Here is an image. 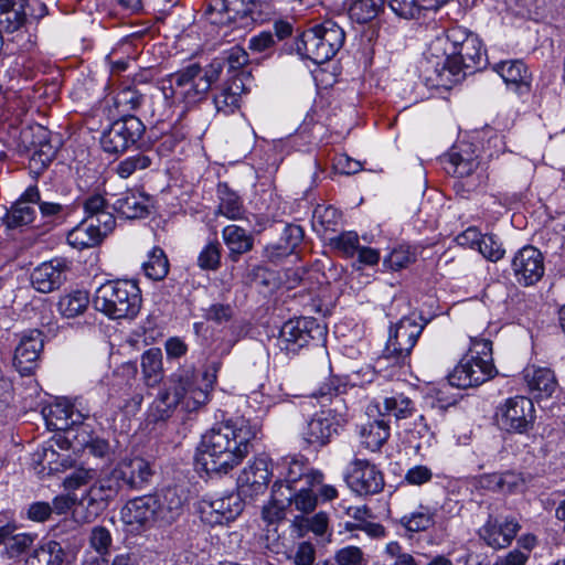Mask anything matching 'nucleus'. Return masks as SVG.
<instances>
[{
	"label": "nucleus",
	"instance_id": "nucleus-53",
	"mask_svg": "<svg viewBox=\"0 0 565 565\" xmlns=\"http://www.w3.org/2000/svg\"><path fill=\"white\" fill-rule=\"evenodd\" d=\"M198 265L204 270H216L221 265V245L218 242L209 243L198 257Z\"/></svg>",
	"mask_w": 565,
	"mask_h": 565
},
{
	"label": "nucleus",
	"instance_id": "nucleus-19",
	"mask_svg": "<svg viewBox=\"0 0 565 565\" xmlns=\"http://www.w3.org/2000/svg\"><path fill=\"white\" fill-rule=\"evenodd\" d=\"M66 264L64 258H53L35 267L31 274L33 288L43 294L58 289L66 280Z\"/></svg>",
	"mask_w": 565,
	"mask_h": 565
},
{
	"label": "nucleus",
	"instance_id": "nucleus-40",
	"mask_svg": "<svg viewBox=\"0 0 565 565\" xmlns=\"http://www.w3.org/2000/svg\"><path fill=\"white\" fill-rule=\"evenodd\" d=\"M102 241L98 230H95L88 221H83L67 234L68 244L77 249L96 246Z\"/></svg>",
	"mask_w": 565,
	"mask_h": 565
},
{
	"label": "nucleus",
	"instance_id": "nucleus-33",
	"mask_svg": "<svg viewBox=\"0 0 565 565\" xmlns=\"http://www.w3.org/2000/svg\"><path fill=\"white\" fill-rule=\"evenodd\" d=\"M222 236L225 245L230 249L228 257L232 262H237L242 254L253 249V237L237 225L225 226Z\"/></svg>",
	"mask_w": 565,
	"mask_h": 565
},
{
	"label": "nucleus",
	"instance_id": "nucleus-60",
	"mask_svg": "<svg viewBox=\"0 0 565 565\" xmlns=\"http://www.w3.org/2000/svg\"><path fill=\"white\" fill-rule=\"evenodd\" d=\"M86 217L84 221H90L107 209L106 199L98 193L87 196L83 204Z\"/></svg>",
	"mask_w": 565,
	"mask_h": 565
},
{
	"label": "nucleus",
	"instance_id": "nucleus-38",
	"mask_svg": "<svg viewBox=\"0 0 565 565\" xmlns=\"http://www.w3.org/2000/svg\"><path fill=\"white\" fill-rule=\"evenodd\" d=\"M436 510L420 504L414 512L401 518L399 524L408 532H424L435 524Z\"/></svg>",
	"mask_w": 565,
	"mask_h": 565
},
{
	"label": "nucleus",
	"instance_id": "nucleus-45",
	"mask_svg": "<svg viewBox=\"0 0 565 565\" xmlns=\"http://www.w3.org/2000/svg\"><path fill=\"white\" fill-rule=\"evenodd\" d=\"M282 488V482H275L273 488V500L269 504L263 508L262 515L268 524H275L281 521L286 515V507L288 503L286 502V498H279V495H284Z\"/></svg>",
	"mask_w": 565,
	"mask_h": 565
},
{
	"label": "nucleus",
	"instance_id": "nucleus-20",
	"mask_svg": "<svg viewBox=\"0 0 565 565\" xmlns=\"http://www.w3.org/2000/svg\"><path fill=\"white\" fill-rule=\"evenodd\" d=\"M340 423L331 411L313 415L302 431L303 439L315 447H323L339 433Z\"/></svg>",
	"mask_w": 565,
	"mask_h": 565
},
{
	"label": "nucleus",
	"instance_id": "nucleus-44",
	"mask_svg": "<svg viewBox=\"0 0 565 565\" xmlns=\"http://www.w3.org/2000/svg\"><path fill=\"white\" fill-rule=\"evenodd\" d=\"M220 203L216 213L230 220H239L244 215V207L239 196L230 191L226 185L218 188Z\"/></svg>",
	"mask_w": 565,
	"mask_h": 565
},
{
	"label": "nucleus",
	"instance_id": "nucleus-10",
	"mask_svg": "<svg viewBox=\"0 0 565 565\" xmlns=\"http://www.w3.org/2000/svg\"><path fill=\"white\" fill-rule=\"evenodd\" d=\"M145 132L143 122L136 116H125L116 120L103 134L100 145L108 153L125 151L129 146L136 143Z\"/></svg>",
	"mask_w": 565,
	"mask_h": 565
},
{
	"label": "nucleus",
	"instance_id": "nucleus-24",
	"mask_svg": "<svg viewBox=\"0 0 565 565\" xmlns=\"http://www.w3.org/2000/svg\"><path fill=\"white\" fill-rule=\"evenodd\" d=\"M120 520L135 531L156 525L153 510L148 494L128 500L120 510Z\"/></svg>",
	"mask_w": 565,
	"mask_h": 565
},
{
	"label": "nucleus",
	"instance_id": "nucleus-15",
	"mask_svg": "<svg viewBox=\"0 0 565 565\" xmlns=\"http://www.w3.org/2000/svg\"><path fill=\"white\" fill-rule=\"evenodd\" d=\"M520 530L521 525L514 518L500 519L489 515L486 523L478 530V535L487 546L501 550L511 545Z\"/></svg>",
	"mask_w": 565,
	"mask_h": 565
},
{
	"label": "nucleus",
	"instance_id": "nucleus-23",
	"mask_svg": "<svg viewBox=\"0 0 565 565\" xmlns=\"http://www.w3.org/2000/svg\"><path fill=\"white\" fill-rule=\"evenodd\" d=\"M153 475L149 461L141 457L122 459L114 470V477L120 479L130 489H142Z\"/></svg>",
	"mask_w": 565,
	"mask_h": 565
},
{
	"label": "nucleus",
	"instance_id": "nucleus-5",
	"mask_svg": "<svg viewBox=\"0 0 565 565\" xmlns=\"http://www.w3.org/2000/svg\"><path fill=\"white\" fill-rule=\"evenodd\" d=\"M141 305V290L135 280H108L96 289L94 296L96 310L114 320L135 319Z\"/></svg>",
	"mask_w": 565,
	"mask_h": 565
},
{
	"label": "nucleus",
	"instance_id": "nucleus-27",
	"mask_svg": "<svg viewBox=\"0 0 565 565\" xmlns=\"http://www.w3.org/2000/svg\"><path fill=\"white\" fill-rule=\"evenodd\" d=\"M323 481V475L320 471L308 468L303 460L290 458L286 461V472L284 488L291 492L299 486L317 487Z\"/></svg>",
	"mask_w": 565,
	"mask_h": 565
},
{
	"label": "nucleus",
	"instance_id": "nucleus-26",
	"mask_svg": "<svg viewBox=\"0 0 565 565\" xmlns=\"http://www.w3.org/2000/svg\"><path fill=\"white\" fill-rule=\"evenodd\" d=\"M494 71L512 90L519 94L530 92L532 74L523 61L512 60L498 63Z\"/></svg>",
	"mask_w": 565,
	"mask_h": 565
},
{
	"label": "nucleus",
	"instance_id": "nucleus-2",
	"mask_svg": "<svg viewBox=\"0 0 565 565\" xmlns=\"http://www.w3.org/2000/svg\"><path fill=\"white\" fill-rule=\"evenodd\" d=\"M220 361L211 362L199 376L193 369H179L172 373L148 409V419L167 420L178 406L185 412H195L206 405L217 381Z\"/></svg>",
	"mask_w": 565,
	"mask_h": 565
},
{
	"label": "nucleus",
	"instance_id": "nucleus-63",
	"mask_svg": "<svg viewBox=\"0 0 565 565\" xmlns=\"http://www.w3.org/2000/svg\"><path fill=\"white\" fill-rule=\"evenodd\" d=\"M88 222L94 225L95 230H98L102 239L114 230L116 224L114 215L107 210Z\"/></svg>",
	"mask_w": 565,
	"mask_h": 565
},
{
	"label": "nucleus",
	"instance_id": "nucleus-55",
	"mask_svg": "<svg viewBox=\"0 0 565 565\" xmlns=\"http://www.w3.org/2000/svg\"><path fill=\"white\" fill-rule=\"evenodd\" d=\"M340 221V214L332 206H318L313 212L315 226H321L324 231L334 230Z\"/></svg>",
	"mask_w": 565,
	"mask_h": 565
},
{
	"label": "nucleus",
	"instance_id": "nucleus-11",
	"mask_svg": "<svg viewBox=\"0 0 565 565\" xmlns=\"http://www.w3.org/2000/svg\"><path fill=\"white\" fill-rule=\"evenodd\" d=\"M238 493H227L217 498L203 499L199 503L201 520L209 525H221L234 521L243 511Z\"/></svg>",
	"mask_w": 565,
	"mask_h": 565
},
{
	"label": "nucleus",
	"instance_id": "nucleus-8",
	"mask_svg": "<svg viewBox=\"0 0 565 565\" xmlns=\"http://www.w3.org/2000/svg\"><path fill=\"white\" fill-rule=\"evenodd\" d=\"M495 419L500 428L508 433L525 434L534 425V404L525 396L507 398L498 406Z\"/></svg>",
	"mask_w": 565,
	"mask_h": 565
},
{
	"label": "nucleus",
	"instance_id": "nucleus-52",
	"mask_svg": "<svg viewBox=\"0 0 565 565\" xmlns=\"http://www.w3.org/2000/svg\"><path fill=\"white\" fill-rule=\"evenodd\" d=\"M391 9L401 18L418 19L425 12L422 0H388Z\"/></svg>",
	"mask_w": 565,
	"mask_h": 565
},
{
	"label": "nucleus",
	"instance_id": "nucleus-59",
	"mask_svg": "<svg viewBox=\"0 0 565 565\" xmlns=\"http://www.w3.org/2000/svg\"><path fill=\"white\" fill-rule=\"evenodd\" d=\"M234 309L231 305L213 303L205 311V319L217 324L226 323L232 320Z\"/></svg>",
	"mask_w": 565,
	"mask_h": 565
},
{
	"label": "nucleus",
	"instance_id": "nucleus-31",
	"mask_svg": "<svg viewBox=\"0 0 565 565\" xmlns=\"http://www.w3.org/2000/svg\"><path fill=\"white\" fill-rule=\"evenodd\" d=\"M414 403L405 395L397 394L384 398V411L380 408L379 402H371L366 407V415L372 418L376 416L393 415L396 419H404L413 415Z\"/></svg>",
	"mask_w": 565,
	"mask_h": 565
},
{
	"label": "nucleus",
	"instance_id": "nucleus-57",
	"mask_svg": "<svg viewBox=\"0 0 565 565\" xmlns=\"http://www.w3.org/2000/svg\"><path fill=\"white\" fill-rule=\"evenodd\" d=\"M385 554L391 558V565H418L415 557L411 553L405 552L396 541L386 544Z\"/></svg>",
	"mask_w": 565,
	"mask_h": 565
},
{
	"label": "nucleus",
	"instance_id": "nucleus-21",
	"mask_svg": "<svg viewBox=\"0 0 565 565\" xmlns=\"http://www.w3.org/2000/svg\"><path fill=\"white\" fill-rule=\"evenodd\" d=\"M40 201L38 186H29L13 203L6 215L8 227L14 228L31 224L36 216V204Z\"/></svg>",
	"mask_w": 565,
	"mask_h": 565
},
{
	"label": "nucleus",
	"instance_id": "nucleus-1",
	"mask_svg": "<svg viewBox=\"0 0 565 565\" xmlns=\"http://www.w3.org/2000/svg\"><path fill=\"white\" fill-rule=\"evenodd\" d=\"M259 433L257 423L243 417L216 423L201 437L198 462L207 473L227 475L250 454Z\"/></svg>",
	"mask_w": 565,
	"mask_h": 565
},
{
	"label": "nucleus",
	"instance_id": "nucleus-13",
	"mask_svg": "<svg viewBox=\"0 0 565 565\" xmlns=\"http://www.w3.org/2000/svg\"><path fill=\"white\" fill-rule=\"evenodd\" d=\"M257 3L254 0H209L205 17L210 23L224 25L237 20H255Z\"/></svg>",
	"mask_w": 565,
	"mask_h": 565
},
{
	"label": "nucleus",
	"instance_id": "nucleus-35",
	"mask_svg": "<svg viewBox=\"0 0 565 565\" xmlns=\"http://www.w3.org/2000/svg\"><path fill=\"white\" fill-rule=\"evenodd\" d=\"M444 169L447 173L457 178H465L472 174L479 167V161L476 157L452 149L443 160Z\"/></svg>",
	"mask_w": 565,
	"mask_h": 565
},
{
	"label": "nucleus",
	"instance_id": "nucleus-9",
	"mask_svg": "<svg viewBox=\"0 0 565 565\" xmlns=\"http://www.w3.org/2000/svg\"><path fill=\"white\" fill-rule=\"evenodd\" d=\"M423 330L424 324L415 319L402 318L391 330L383 356L395 364H405Z\"/></svg>",
	"mask_w": 565,
	"mask_h": 565
},
{
	"label": "nucleus",
	"instance_id": "nucleus-25",
	"mask_svg": "<svg viewBox=\"0 0 565 565\" xmlns=\"http://www.w3.org/2000/svg\"><path fill=\"white\" fill-rule=\"evenodd\" d=\"M522 374L529 392L536 398L551 397L558 387L555 373L550 367L530 365Z\"/></svg>",
	"mask_w": 565,
	"mask_h": 565
},
{
	"label": "nucleus",
	"instance_id": "nucleus-4",
	"mask_svg": "<svg viewBox=\"0 0 565 565\" xmlns=\"http://www.w3.org/2000/svg\"><path fill=\"white\" fill-rule=\"evenodd\" d=\"M221 74V65L210 64L202 67L192 63L170 75L161 82L160 93L164 105L152 109V116L169 117L173 107L188 109L204 100L212 84Z\"/></svg>",
	"mask_w": 565,
	"mask_h": 565
},
{
	"label": "nucleus",
	"instance_id": "nucleus-3",
	"mask_svg": "<svg viewBox=\"0 0 565 565\" xmlns=\"http://www.w3.org/2000/svg\"><path fill=\"white\" fill-rule=\"evenodd\" d=\"M433 56L441 57L436 63V83L450 87L460 79L463 68H479L486 52L481 40L467 29L454 26L444 35L437 36L429 46Z\"/></svg>",
	"mask_w": 565,
	"mask_h": 565
},
{
	"label": "nucleus",
	"instance_id": "nucleus-51",
	"mask_svg": "<svg viewBox=\"0 0 565 565\" xmlns=\"http://www.w3.org/2000/svg\"><path fill=\"white\" fill-rule=\"evenodd\" d=\"M151 158L145 153H137L121 160L116 167L115 171L121 179H128L137 171L145 170L150 167Z\"/></svg>",
	"mask_w": 565,
	"mask_h": 565
},
{
	"label": "nucleus",
	"instance_id": "nucleus-17",
	"mask_svg": "<svg viewBox=\"0 0 565 565\" xmlns=\"http://www.w3.org/2000/svg\"><path fill=\"white\" fill-rule=\"evenodd\" d=\"M148 495L153 510L156 525L169 526L183 513V499L177 489L167 488Z\"/></svg>",
	"mask_w": 565,
	"mask_h": 565
},
{
	"label": "nucleus",
	"instance_id": "nucleus-30",
	"mask_svg": "<svg viewBox=\"0 0 565 565\" xmlns=\"http://www.w3.org/2000/svg\"><path fill=\"white\" fill-rule=\"evenodd\" d=\"M312 326L319 329L315 320L297 319L285 322L280 330V339L286 343V349L295 351V347L302 348L308 345L313 339L311 334Z\"/></svg>",
	"mask_w": 565,
	"mask_h": 565
},
{
	"label": "nucleus",
	"instance_id": "nucleus-50",
	"mask_svg": "<svg viewBox=\"0 0 565 565\" xmlns=\"http://www.w3.org/2000/svg\"><path fill=\"white\" fill-rule=\"evenodd\" d=\"M34 535L30 533H12L6 540L3 554L9 558H15L24 554L33 544Z\"/></svg>",
	"mask_w": 565,
	"mask_h": 565
},
{
	"label": "nucleus",
	"instance_id": "nucleus-34",
	"mask_svg": "<svg viewBox=\"0 0 565 565\" xmlns=\"http://www.w3.org/2000/svg\"><path fill=\"white\" fill-rule=\"evenodd\" d=\"M140 366L145 384L149 387L158 385L163 379L162 352L151 348L141 354Z\"/></svg>",
	"mask_w": 565,
	"mask_h": 565
},
{
	"label": "nucleus",
	"instance_id": "nucleus-43",
	"mask_svg": "<svg viewBox=\"0 0 565 565\" xmlns=\"http://www.w3.org/2000/svg\"><path fill=\"white\" fill-rule=\"evenodd\" d=\"M118 493V486L113 478H103L96 481L87 492V499L90 504L96 503L104 509L107 503Z\"/></svg>",
	"mask_w": 565,
	"mask_h": 565
},
{
	"label": "nucleus",
	"instance_id": "nucleus-54",
	"mask_svg": "<svg viewBox=\"0 0 565 565\" xmlns=\"http://www.w3.org/2000/svg\"><path fill=\"white\" fill-rule=\"evenodd\" d=\"M113 539L108 529L105 526H94L89 534V546L98 554L107 555L111 546Z\"/></svg>",
	"mask_w": 565,
	"mask_h": 565
},
{
	"label": "nucleus",
	"instance_id": "nucleus-41",
	"mask_svg": "<svg viewBox=\"0 0 565 565\" xmlns=\"http://www.w3.org/2000/svg\"><path fill=\"white\" fill-rule=\"evenodd\" d=\"M169 260L160 247H153L148 254V259L142 264L145 275L152 280L159 281L167 277L169 273Z\"/></svg>",
	"mask_w": 565,
	"mask_h": 565
},
{
	"label": "nucleus",
	"instance_id": "nucleus-37",
	"mask_svg": "<svg viewBox=\"0 0 565 565\" xmlns=\"http://www.w3.org/2000/svg\"><path fill=\"white\" fill-rule=\"evenodd\" d=\"M147 97L136 86H125L113 97L114 107L118 115L129 116L128 114L138 110L146 103Z\"/></svg>",
	"mask_w": 565,
	"mask_h": 565
},
{
	"label": "nucleus",
	"instance_id": "nucleus-18",
	"mask_svg": "<svg viewBox=\"0 0 565 565\" xmlns=\"http://www.w3.org/2000/svg\"><path fill=\"white\" fill-rule=\"evenodd\" d=\"M44 347V337L40 330L24 333L14 351V365L22 375H30L39 365Z\"/></svg>",
	"mask_w": 565,
	"mask_h": 565
},
{
	"label": "nucleus",
	"instance_id": "nucleus-56",
	"mask_svg": "<svg viewBox=\"0 0 565 565\" xmlns=\"http://www.w3.org/2000/svg\"><path fill=\"white\" fill-rule=\"evenodd\" d=\"M300 529L313 532L316 535H323L329 526V518L326 512H319L311 518L296 520Z\"/></svg>",
	"mask_w": 565,
	"mask_h": 565
},
{
	"label": "nucleus",
	"instance_id": "nucleus-28",
	"mask_svg": "<svg viewBox=\"0 0 565 565\" xmlns=\"http://www.w3.org/2000/svg\"><path fill=\"white\" fill-rule=\"evenodd\" d=\"M114 209L126 218H141L149 214V195L137 189L122 192L114 202Z\"/></svg>",
	"mask_w": 565,
	"mask_h": 565
},
{
	"label": "nucleus",
	"instance_id": "nucleus-62",
	"mask_svg": "<svg viewBox=\"0 0 565 565\" xmlns=\"http://www.w3.org/2000/svg\"><path fill=\"white\" fill-rule=\"evenodd\" d=\"M338 565H356L363 561V552L356 546H347L335 553Z\"/></svg>",
	"mask_w": 565,
	"mask_h": 565
},
{
	"label": "nucleus",
	"instance_id": "nucleus-16",
	"mask_svg": "<svg viewBox=\"0 0 565 565\" xmlns=\"http://www.w3.org/2000/svg\"><path fill=\"white\" fill-rule=\"evenodd\" d=\"M511 266L516 281L524 286L536 284L545 270L543 255L533 246L521 248L514 255Z\"/></svg>",
	"mask_w": 565,
	"mask_h": 565
},
{
	"label": "nucleus",
	"instance_id": "nucleus-14",
	"mask_svg": "<svg viewBox=\"0 0 565 565\" xmlns=\"http://www.w3.org/2000/svg\"><path fill=\"white\" fill-rule=\"evenodd\" d=\"M51 132L41 125L24 128L21 131V140L31 152L30 161L36 169L46 168L54 159L56 148L51 143Z\"/></svg>",
	"mask_w": 565,
	"mask_h": 565
},
{
	"label": "nucleus",
	"instance_id": "nucleus-42",
	"mask_svg": "<svg viewBox=\"0 0 565 565\" xmlns=\"http://www.w3.org/2000/svg\"><path fill=\"white\" fill-rule=\"evenodd\" d=\"M63 551L58 543L49 542L35 548L26 558L25 565H61Z\"/></svg>",
	"mask_w": 565,
	"mask_h": 565
},
{
	"label": "nucleus",
	"instance_id": "nucleus-58",
	"mask_svg": "<svg viewBox=\"0 0 565 565\" xmlns=\"http://www.w3.org/2000/svg\"><path fill=\"white\" fill-rule=\"evenodd\" d=\"M480 254L490 262H498L505 250L493 235H484L479 246Z\"/></svg>",
	"mask_w": 565,
	"mask_h": 565
},
{
	"label": "nucleus",
	"instance_id": "nucleus-47",
	"mask_svg": "<svg viewBox=\"0 0 565 565\" xmlns=\"http://www.w3.org/2000/svg\"><path fill=\"white\" fill-rule=\"evenodd\" d=\"M315 487L309 486H299L289 492L286 495V502L288 504H294L296 510L302 513L312 512L318 503L317 494L313 492Z\"/></svg>",
	"mask_w": 565,
	"mask_h": 565
},
{
	"label": "nucleus",
	"instance_id": "nucleus-7",
	"mask_svg": "<svg viewBox=\"0 0 565 565\" xmlns=\"http://www.w3.org/2000/svg\"><path fill=\"white\" fill-rule=\"evenodd\" d=\"M345 41L344 30L334 21L326 20L302 32L297 49L317 64L330 61Z\"/></svg>",
	"mask_w": 565,
	"mask_h": 565
},
{
	"label": "nucleus",
	"instance_id": "nucleus-22",
	"mask_svg": "<svg viewBox=\"0 0 565 565\" xmlns=\"http://www.w3.org/2000/svg\"><path fill=\"white\" fill-rule=\"evenodd\" d=\"M270 478L269 460L266 457H257L244 468L238 483L244 493L254 495L265 492Z\"/></svg>",
	"mask_w": 565,
	"mask_h": 565
},
{
	"label": "nucleus",
	"instance_id": "nucleus-39",
	"mask_svg": "<svg viewBox=\"0 0 565 565\" xmlns=\"http://www.w3.org/2000/svg\"><path fill=\"white\" fill-rule=\"evenodd\" d=\"M483 486L491 490L505 493L520 491L524 487V479L514 472L492 473L483 477Z\"/></svg>",
	"mask_w": 565,
	"mask_h": 565
},
{
	"label": "nucleus",
	"instance_id": "nucleus-36",
	"mask_svg": "<svg viewBox=\"0 0 565 565\" xmlns=\"http://www.w3.org/2000/svg\"><path fill=\"white\" fill-rule=\"evenodd\" d=\"M89 305V294L85 290H72L60 297L57 311L64 318L72 319L83 315Z\"/></svg>",
	"mask_w": 565,
	"mask_h": 565
},
{
	"label": "nucleus",
	"instance_id": "nucleus-32",
	"mask_svg": "<svg viewBox=\"0 0 565 565\" xmlns=\"http://www.w3.org/2000/svg\"><path fill=\"white\" fill-rule=\"evenodd\" d=\"M359 435L366 449L377 451L390 438V425L383 418H374L361 425Z\"/></svg>",
	"mask_w": 565,
	"mask_h": 565
},
{
	"label": "nucleus",
	"instance_id": "nucleus-29",
	"mask_svg": "<svg viewBox=\"0 0 565 565\" xmlns=\"http://www.w3.org/2000/svg\"><path fill=\"white\" fill-rule=\"evenodd\" d=\"M244 83L239 76H233L225 82L214 94V105L217 113L234 114L241 106Z\"/></svg>",
	"mask_w": 565,
	"mask_h": 565
},
{
	"label": "nucleus",
	"instance_id": "nucleus-46",
	"mask_svg": "<svg viewBox=\"0 0 565 565\" xmlns=\"http://www.w3.org/2000/svg\"><path fill=\"white\" fill-rule=\"evenodd\" d=\"M385 0H356L349 10L350 18L358 23H366L384 9Z\"/></svg>",
	"mask_w": 565,
	"mask_h": 565
},
{
	"label": "nucleus",
	"instance_id": "nucleus-49",
	"mask_svg": "<svg viewBox=\"0 0 565 565\" xmlns=\"http://www.w3.org/2000/svg\"><path fill=\"white\" fill-rule=\"evenodd\" d=\"M329 246L345 258H353L360 245L356 232L347 231L329 238Z\"/></svg>",
	"mask_w": 565,
	"mask_h": 565
},
{
	"label": "nucleus",
	"instance_id": "nucleus-6",
	"mask_svg": "<svg viewBox=\"0 0 565 565\" xmlns=\"http://www.w3.org/2000/svg\"><path fill=\"white\" fill-rule=\"evenodd\" d=\"M498 373L492 356V342L471 338L467 353L448 375L449 383L458 388L479 386Z\"/></svg>",
	"mask_w": 565,
	"mask_h": 565
},
{
	"label": "nucleus",
	"instance_id": "nucleus-64",
	"mask_svg": "<svg viewBox=\"0 0 565 565\" xmlns=\"http://www.w3.org/2000/svg\"><path fill=\"white\" fill-rule=\"evenodd\" d=\"M527 561V553L514 548L504 555L498 556L492 565H525Z\"/></svg>",
	"mask_w": 565,
	"mask_h": 565
},
{
	"label": "nucleus",
	"instance_id": "nucleus-61",
	"mask_svg": "<svg viewBox=\"0 0 565 565\" xmlns=\"http://www.w3.org/2000/svg\"><path fill=\"white\" fill-rule=\"evenodd\" d=\"M413 260L414 255L407 248L398 247L392 250L384 263L387 264L390 268L398 270L406 267Z\"/></svg>",
	"mask_w": 565,
	"mask_h": 565
},
{
	"label": "nucleus",
	"instance_id": "nucleus-48",
	"mask_svg": "<svg viewBox=\"0 0 565 565\" xmlns=\"http://www.w3.org/2000/svg\"><path fill=\"white\" fill-rule=\"evenodd\" d=\"M72 406L66 403H56L46 409L45 418L47 425L55 430L68 429L75 423L72 419Z\"/></svg>",
	"mask_w": 565,
	"mask_h": 565
},
{
	"label": "nucleus",
	"instance_id": "nucleus-12",
	"mask_svg": "<svg viewBox=\"0 0 565 565\" xmlns=\"http://www.w3.org/2000/svg\"><path fill=\"white\" fill-rule=\"evenodd\" d=\"M348 486L360 495L380 493L384 488V476L372 462L365 459H354L345 476Z\"/></svg>",
	"mask_w": 565,
	"mask_h": 565
}]
</instances>
